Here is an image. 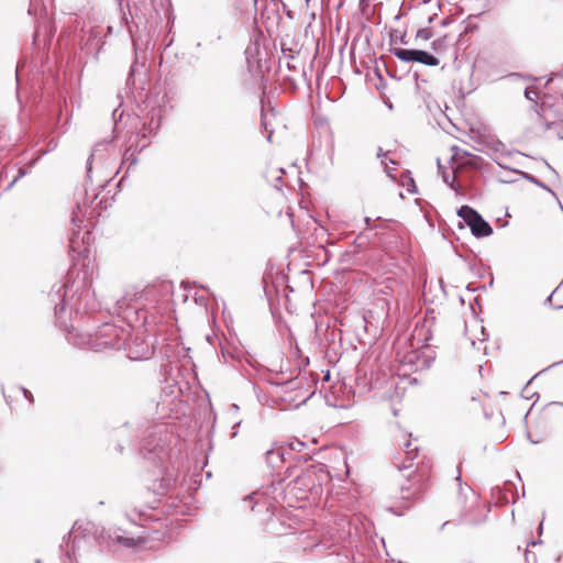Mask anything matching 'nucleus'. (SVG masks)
I'll return each mask as SVG.
<instances>
[{"label": "nucleus", "mask_w": 563, "mask_h": 563, "mask_svg": "<svg viewBox=\"0 0 563 563\" xmlns=\"http://www.w3.org/2000/svg\"><path fill=\"white\" fill-rule=\"evenodd\" d=\"M121 532V528L106 530L90 520H77L68 534L69 539L73 537L71 553L67 550L66 555L69 559L71 554L75 555L77 539L79 538L92 539L99 544H102L106 540H112L125 548H134L141 542V539L123 537Z\"/></svg>", "instance_id": "1"}, {"label": "nucleus", "mask_w": 563, "mask_h": 563, "mask_svg": "<svg viewBox=\"0 0 563 563\" xmlns=\"http://www.w3.org/2000/svg\"><path fill=\"white\" fill-rule=\"evenodd\" d=\"M129 336V331L113 323H103L93 333H88L81 343L95 352L121 350L126 346Z\"/></svg>", "instance_id": "2"}, {"label": "nucleus", "mask_w": 563, "mask_h": 563, "mask_svg": "<svg viewBox=\"0 0 563 563\" xmlns=\"http://www.w3.org/2000/svg\"><path fill=\"white\" fill-rule=\"evenodd\" d=\"M456 213L475 238H486L493 234L492 225L474 208L464 205L457 209Z\"/></svg>", "instance_id": "3"}, {"label": "nucleus", "mask_w": 563, "mask_h": 563, "mask_svg": "<svg viewBox=\"0 0 563 563\" xmlns=\"http://www.w3.org/2000/svg\"><path fill=\"white\" fill-rule=\"evenodd\" d=\"M163 430H165L164 426H158L155 428V431L150 432L148 437L145 439L143 444L144 457L156 463L163 462V460L167 456V445L166 441L161 437L158 440L154 438L156 434H162Z\"/></svg>", "instance_id": "4"}, {"label": "nucleus", "mask_w": 563, "mask_h": 563, "mask_svg": "<svg viewBox=\"0 0 563 563\" xmlns=\"http://www.w3.org/2000/svg\"><path fill=\"white\" fill-rule=\"evenodd\" d=\"M390 52L401 62L410 63L416 62L427 66H438L440 60L437 56L422 49H408L394 47Z\"/></svg>", "instance_id": "5"}, {"label": "nucleus", "mask_w": 563, "mask_h": 563, "mask_svg": "<svg viewBox=\"0 0 563 563\" xmlns=\"http://www.w3.org/2000/svg\"><path fill=\"white\" fill-rule=\"evenodd\" d=\"M283 67H286L287 70L296 69L295 75H284V79L287 80L290 86L296 89L299 81H306V71L303 64L299 60L298 55H285V57H279V70H283Z\"/></svg>", "instance_id": "6"}, {"label": "nucleus", "mask_w": 563, "mask_h": 563, "mask_svg": "<svg viewBox=\"0 0 563 563\" xmlns=\"http://www.w3.org/2000/svg\"><path fill=\"white\" fill-rule=\"evenodd\" d=\"M52 301L59 300V302L55 303V317L58 325L65 330H68L67 321L64 318V312L66 309V289L64 284L55 285L51 292Z\"/></svg>", "instance_id": "7"}, {"label": "nucleus", "mask_w": 563, "mask_h": 563, "mask_svg": "<svg viewBox=\"0 0 563 563\" xmlns=\"http://www.w3.org/2000/svg\"><path fill=\"white\" fill-rule=\"evenodd\" d=\"M86 212H87V206L86 205L81 206L79 202L77 203V208L75 210H73V213H71L73 236L70 239V247L73 250H75V244L80 239V236H79L80 227H81V223L84 222V217L86 216ZM84 240H85V236H81V241H84Z\"/></svg>", "instance_id": "8"}, {"label": "nucleus", "mask_w": 563, "mask_h": 563, "mask_svg": "<svg viewBox=\"0 0 563 563\" xmlns=\"http://www.w3.org/2000/svg\"><path fill=\"white\" fill-rule=\"evenodd\" d=\"M110 147H111V143L108 140H103V141L97 143L93 146L92 152H91L90 156L87 159V174H88V176L90 175V173L92 170L93 162L103 163L104 159L109 155Z\"/></svg>", "instance_id": "9"}, {"label": "nucleus", "mask_w": 563, "mask_h": 563, "mask_svg": "<svg viewBox=\"0 0 563 563\" xmlns=\"http://www.w3.org/2000/svg\"><path fill=\"white\" fill-rule=\"evenodd\" d=\"M286 453L287 451L284 446H275L266 452V463L272 468H277L286 461Z\"/></svg>", "instance_id": "10"}, {"label": "nucleus", "mask_w": 563, "mask_h": 563, "mask_svg": "<svg viewBox=\"0 0 563 563\" xmlns=\"http://www.w3.org/2000/svg\"><path fill=\"white\" fill-rule=\"evenodd\" d=\"M402 366H409L411 371L417 372L426 367V360H420L417 352H410L404 356Z\"/></svg>", "instance_id": "11"}, {"label": "nucleus", "mask_w": 563, "mask_h": 563, "mask_svg": "<svg viewBox=\"0 0 563 563\" xmlns=\"http://www.w3.org/2000/svg\"><path fill=\"white\" fill-rule=\"evenodd\" d=\"M148 121L144 122V130L148 132V134H154L158 130L161 125V110L153 109L150 113Z\"/></svg>", "instance_id": "12"}, {"label": "nucleus", "mask_w": 563, "mask_h": 563, "mask_svg": "<svg viewBox=\"0 0 563 563\" xmlns=\"http://www.w3.org/2000/svg\"><path fill=\"white\" fill-rule=\"evenodd\" d=\"M405 449H406V460L402 461V463L400 465H398V468L399 471H406L410 467L413 466V460L418 456V448L415 446V448H411V443L409 441H407L405 443Z\"/></svg>", "instance_id": "13"}, {"label": "nucleus", "mask_w": 563, "mask_h": 563, "mask_svg": "<svg viewBox=\"0 0 563 563\" xmlns=\"http://www.w3.org/2000/svg\"><path fill=\"white\" fill-rule=\"evenodd\" d=\"M418 493V487L405 486L402 485L400 488V499L405 501L404 507L408 508L410 506V499Z\"/></svg>", "instance_id": "14"}, {"label": "nucleus", "mask_w": 563, "mask_h": 563, "mask_svg": "<svg viewBox=\"0 0 563 563\" xmlns=\"http://www.w3.org/2000/svg\"><path fill=\"white\" fill-rule=\"evenodd\" d=\"M280 52H282V55L279 57H285V55H298L299 48H298L297 44L288 45V43L284 38H282Z\"/></svg>", "instance_id": "15"}, {"label": "nucleus", "mask_w": 563, "mask_h": 563, "mask_svg": "<svg viewBox=\"0 0 563 563\" xmlns=\"http://www.w3.org/2000/svg\"><path fill=\"white\" fill-rule=\"evenodd\" d=\"M521 175L528 181H530L532 184H536L537 186H539V187H541V188L545 189L547 191H549V192L554 195V192L545 184H543L541 180H539L537 177H534V176H532L530 174H527V173H521Z\"/></svg>", "instance_id": "16"}, {"label": "nucleus", "mask_w": 563, "mask_h": 563, "mask_svg": "<svg viewBox=\"0 0 563 563\" xmlns=\"http://www.w3.org/2000/svg\"><path fill=\"white\" fill-rule=\"evenodd\" d=\"M486 520V515L483 516V518H470L466 514H464L461 518V522L463 523H466V525H471V526H478L481 525L482 522H484Z\"/></svg>", "instance_id": "17"}, {"label": "nucleus", "mask_w": 563, "mask_h": 563, "mask_svg": "<svg viewBox=\"0 0 563 563\" xmlns=\"http://www.w3.org/2000/svg\"><path fill=\"white\" fill-rule=\"evenodd\" d=\"M432 37V31L429 27H421L417 31L416 38L429 41Z\"/></svg>", "instance_id": "18"}, {"label": "nucleus", "mask_w": 563, "mask_h": 563, "mask_svg": "<svg viewBox=\"0 0 563 563\" xmlns=\"http://www.w3.org/2000/svg\"><path fill=\"white\" fill-rule=\"evenodd\" d=\"M129 162L130 166L135 165L137 159L134 152H130V148L125 151L123 156V163Z\"/></svg>", "instance_id": "19"}, {"label": "nucleus", "mask_w": 563, "mask_h": 563, "mask_svg": "<svg viewBox=\"0 0 563 563\" xmlns=\"http://www.w3.org/2000/svg\"><path fill=\"white\" fill-rule=\"evenodd\" d=\"M26 175V172L24 168H20L19 172H18V175L13 178V180L7 186L5 190H11L12 187L15 185V183L22 178L23 176Z\"/></svg>", "instance_id": "20"}, {"label": "nucleus", "mask_w": 563, "mask_h": 563, "mask_svg": "<svg viewBox=\"0 0 563 563\" xmlns=\"http://www.w3.org/2000/svg\"><path fill=\"white\" fill-rule=\"evenodd\" d=\"M553 126L555 129V133L559 139H563V123H551V125H548V129H551Z\"/></svg>", "instance_id": "21"}, {"label": "nucleus", "mask_w": 563, "mask_h": 563, "mask_svg": "<svg viewBox=\"0 0 563 563\" xmlns=\"http://www.w3.org/2000/svg\"><path fill=\"white\" fill-rule=\"evenodd\" d=\"M443 181L450 186L451 189L457 191V187L455 186L454 178L450 180V175L448 173H443Z\"/></svg>", "instance_id": "22"}, {"label": "nucleus", "mask_w": 563, "mask_h": 563, "mask_svg": "<svg viewBox=\"0 0 563 563\" xmlns=\"http://www.w3.org/2000/svg\"><path fill=\"white\" fill-rule=\"evenodd\" d=\"M525 96L527 99L531 100V101H534L538 97V92L533 89H530V88H526L525 90Z\"/></svg>", "instance_id": "23"}, {"label": "nucleus", "mask_w": 563, "mask_h": 563, "mask_svg": "<svg viewBox=\"0 0 563 563\" xmlns=\"http://www.w3.org/2000/svg\"><path fill=\"white\" fill-rule=\"evenodd\" d=\"M261 124H262L263 129L267 132V141L272 142L273 130L268 129V124L265 119H262Z\"/></svg>", "instance_id": "24"}, {"label": "nucleus", "mask_w": 563, "mask_h": 563, "mask_svg": "<svg viewBox=\"0 0 563 563\" xmlns=\"http://www.w3.org/2000/svg\"><path fill=\"white\" fill-rule=\"evenodd\" d=\"M492 150H493L494 152H496V153H497V152H503V151L505 150V145H504L501 142H494V143L492 144Z\"/></svg>", "instance_id": "25"}, {"label": "nucleus", "mask_w": 563, "mask_h": 563, "mask_svg": "<svg viewBox=\"0 0 563 563\" xmlns=\"http://www.w3.org/2000/svg\"><path fill=\"white\" fill-rule=\"evenodd\" d=\"M20 390L22 391L23 396L30 401V402H33V395L32 393L24 388V387H20Z\"/></svg>", "instance_id": "26"}, {"label": "nucleus", "mask_w": 563, "mask_h": 563, "mask_svg": "<svg viewBox=\"0 0 563 563\" xmlns=\"http://www.w3.org/2000/svg\"><path fill=\"white\" fill-rule=\"evenodd\" d=\"M302 446H305V443L300 442V441H296V442H291L290 443V449L291 450L300 451Z\"/></svg>", "instance_id": "27"}, {"label": "nucleus", "mask_w": 563, "mask_h": 563, "mask_svg": "<svg viewBox=\"0 0 563 563\" xmlns=\"http://www.w3.org/2000/svg\"><path fill=\"white\" fill-rule=\"evenodd\" d=\"M377 157L380 158V162L383 165H385L387 167V163L385 161V157H386V153L383 152V148L379 147L378 148V152H377Z\"/></svg>", "instance_id": "28"}, {"label": "nucleus", "mask_w": 563, "mask_h": 563, "mask_svg": "<svg viewBox=\"0 0 563 563\" xmlns=\"http://www.w3.org/2000/svg\"><path fill=\"white\" fill-rule=\"evenodd\" d=\"M253 498H254V494L249 495L246 498H244V501H245V503H247V501L253 503ZM250 507H251V509L253 510V509H254V504H251V506H250Z\"/></svg>", "instance_id": "29"}, {"label": "nucleus", "mask_w": 563, "mask_h": 563, "mask_svg": "<svg viewBox=\"0 0 563 563\" xmlns=\"http://www.w3.org/2000/svg\"><path fill=\"white\" fill-rule=\"evenodd\" d=\"M399 42L404 45H407L408 44V41L406 40V35L404 34L402 36H400V40Z\"/></svg>", "instance_id": "30"}, {"label": "nucleus", "mask_w": 563, "mask_h": 563, "mask_svg": "<svg viewBox=\"0 0 563 563\" xmlns=\"http://www.w3.org/2000/svg\"><path fill=\"white\" fill-rule=\"evenodd\" d=\"M364 221H365V223H366V227H367V228H369V225H371V219L366 217V218H364Z\"/></svg>", "instance_id": "31"}, {"label": "nucleus", "mask_w": 563, "mask_h": 563, "mask_svg": "<svg viewBox=\"0 0 563 563\" xmlns=\"http://www.w3.org/2000/svg\"><path fill=\"white\" fill-rule=\"evenodd\" d=\"M527 437H528L529 441H530L532 444H537V443H538V441H536V440H532V439H531V437H530V434H529V433H527Z\"/></svg>", "instance_id": "32"}, {"label": "nucleus", "mask_w": 563, "mask_h": 563, "mask_svg": "<svg viewBox=\"0 0 563 563\" xmlns=\"http://www.w3.org/2000/svg\"><path fill=\"white\" fill-rule=\"evenodd\" d=\"M552 302V294L545 299V303H551Z\"/></svg>", "instance_id": "33"}, {"label": "nucleus", "mask_w": 563, "mask_h": 563, "mask_svg": "<svg viewBox=\"0 0 563 563\" xmlns=\"http://www.w3.org/2000/svg\"><path fill=\"white\" fill-rule=\"evenodd\" d=\"M288 384L291 385V388H295L298 385V383L294 380L289 382Z\"/></svg>", "instance_id": "34"}, {"label": "nucleus", "mask_w": 563, "mask_h": 563, "mask_svg": "<svg viewBox=\"0 0 563 563\" xmlns=\"http://www.w3.org/2000/svg\"><path fill=\"white\" fill-rule=\"evenodd\" d=\"M288 71L290 73L289 75H295V76H297V74H296V69H291V70H288Z\"/></svg>", "instance_id": "35"}, {"label": "nucleus", "mask_w": 563, "mask_h": 563, "mask_svg": "<svg viewBox=\"0 0 563 563\" xmlns=\"http://www.w3.org/2000/svg\"><path fill=\"white\" fill-rule=\"evenodd\" d=\"M496 163L498 164V166H500V167H503V168H505V167H506V166H505L501 162H499V161H496Z\"/></svg>", "instance_id": "36"}, {"label": "nucleus", "mask_w": 563, "mask_h": 563, "mask_svg": "<svg viewBox=\"0 0 563 563\" xmlns=\"http://www.w3.org/2000/svg\"><path fill=\"white\" fill-rule=\"evenodd\" d=\"M146 357V354H142V355H136V356H132L133 358H140V357Z\"/></svg>", "instance_id": "37"}, {"label": "nucleus", "mask_w": 563, "mask_h": 563, "mask_svg": "<svg viewBox=\"0 0 563 563\" xmlns=\"http://www.w3.org/2000/svg\"><path fill=\"white\" fill-rule=\"evenodd\" d=\"M433 20H434V15H433V16H430V18L428 19V23H432V21H433Z\"/></svg>", "instance_id": "38"}, {"label": "nucleus", "mask_w": 563, "mask_h": 563, "mask_svg": "<svg viewBox=\"0 0 563 563\" xmlns=\"http://www.w3.org/2000/svg\"><path fill=\"white\" fill-rule=\"evenodd\" d=\"M126 517H128V519H129L131 522H133V523L135 522V521H134V519H132V518L130 517V515H129V514H126Z\"/></svg>", "instance_id": "39"}, {"label": "nucleus", "mask_w": 563, "mask_h": 563, "mask_svg": "<svg viewBox=\"0 0 563 563\" xmlns=\"http://www.w3.org/2000/svg\"><path fill=\"white\" fill-rule=\"evenodd\" d=\"M538 531H539V533H541V532H542V522L540 523V526H539V528H538Z\"/></svg>", "instance_id": "40"}, {"label": "nucleus", "mask_w": 563, "mask_h": 563, "mask_svg": "<svg viewBox=\"0 0 563 563\" xmlns=\"http://www.w3.org/2000/svg\"><path fill=\"white\" fill-rule=\"evenodd\" d=\"M538 542L537 541H532L530 543H528V545H536Z\"/></svg>", "instance_id": "41"}, {"label": "nucleus", "mask_w": 563, "mask_h": 563, "mask_svg": "<svg viewBox=\"0 0 563 563\" xmlns=\"http://www.w3.org/2000/svg\"><path fill=\"white\" fill-rule=\"evenodd\" d=\"M561 363H563V361H561V362H556V363H553V364H552V366H556V365H559V364H561Z\"/></svg>", "instance_id": "42"}, {"label": "nucleus", "mask_w": 563, "mask_h": 563, "mask_svg": "<svg viewBox=\"0 0 563 563\" xmlns=\"http://www.w3.org/2000/svg\"><path fill=\"white\" fill-rule=\"evenodd\" d=\"M366 2H367V0H360L361 4H365Z\"/></svg>", "instance_id": "43"}, {"label": "nucleus", "mask_w": 563, "mask_h": 563, "mask_svg": "<svg viewBox=\"0 0 563 563\" xmlns=\"http://www.w3.org/2000/svg\"><path fill=\"white\" fill-rule=\"evenodd\" d=\"M437 43V41L432 42V48H435Z\"/></svg>", "instance_id": "44"}, {"label": "nucleus", "mask_w": 563, "mask_h": 563, "mask_svg": "<svg viewBox=\"0 0 563 563\" xmlns=\"http://www.w3.org/2000/svg\"><path fill=\"white\" fill-rule=\"evenodd\" d=\"M547 166H548V168H550L553 173H555V172H554V169L551 167V165H549V164L547 163Z\"/></svg>", "instance_id": "45"}, {"label": "nucleus", "mask_w": 563, "mask_h": 563, "mask_svg": "<svg viewBox=\"0 0 563 563\" xmlns=\"http://www.w3.org/2000/svg\"><path fill=\"white\" fill-rule=\"evenodd\" d=\"M529 554H530V552H529V551H526V559H527V560L529 559Z\"/></svg>", "instance_id": "46"}, {"label": "nucleus", "mask_w": 563, "mask_h": 563, "mask_svg": "<svg viewBox=\"0 0 563 563\" xmlns=\"http://www.w3.org/2000/svg\"><path fill=\"white\" fill-rule=\"evenodd\" d=\"M448 523H449V521L443 522V525H442V529H443Z\"/></svg>", "instance_id": "47"}, {"label": "nucleus", "mask_w": 563, "mask_h": 563, "mask_svg": "<svg viewBox=\"0 0 563 563\" xmlns=\"http://www.w3.org/2000/svg\"><path fill=\"white\" fill-rule=\"evenodd\" d=\"M456 479H457L459 482L461 481V475H460V474L456 476Z\"/></svg>", "instance_id": "48"}, {"label": "nucleus", "mask_w": 563, "mask_h": 563, "mask_svg": "<svg viewBox=\"0 0 563 563\" xmlns=\"http://www.w3.org/2000/svg\"><path fill=\"white\" fill-rule=\"evenodd\" d=\"M556 308H558V309H563V306H558Z\"/></svg>", "instance_id": "49"}]
</instances>
